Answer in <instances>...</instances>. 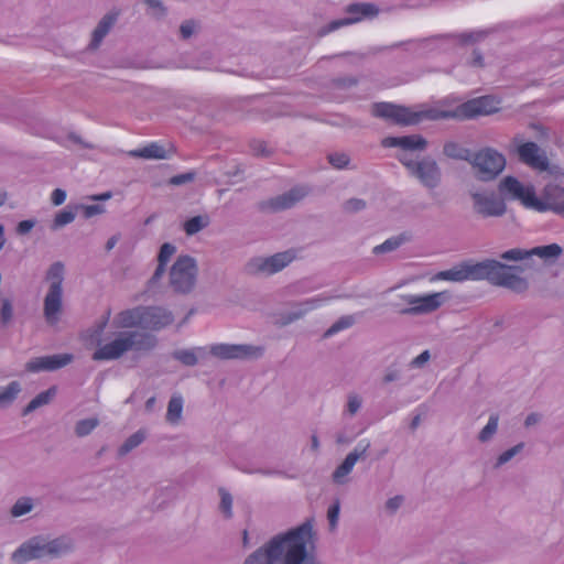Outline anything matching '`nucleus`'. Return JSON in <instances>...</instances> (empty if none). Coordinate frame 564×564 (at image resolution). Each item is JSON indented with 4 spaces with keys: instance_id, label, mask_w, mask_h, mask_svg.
Returning <instances> with one entry per match:
<instances>
[{
    "instance_id": "1",
    "label": "nucleus",
    "mask_w": 564,
    "mask_h": 564,
    "mask_svg": "<svg viewBox=\"0 0 564 564\" xmlns=\"http://www.w3.org/2000/svg\"><path fill=\"white\" fill-rule=\"evenodd\" d=\"M313 540V524L306 520L285 532L278 533L250 553L243 564H319L308 545Z\"/></svg>"
},
{
    "instance_id": "2",
    "label": "nucleus",
    "mask_w": 564,
    "mask_h": 564,
    "mask_svg": "<svg viewBox=\"0 0 564 564\" xmlns=\"http://www.w3.org/2000/svg\"><path fill=\"white\" fill-rule=\"evenodd\" d=\"M497 101L491 96H481L463 102L455 110L427 109L414 111L410 107L394 105L391 102H375L371 107V115L377 118L391 120L399 126H414L423 119H473L498 111Z\"/></svg>"
},
{
    "instance_id": "3",
    "label": "nucleus",
    "mask_w": 564,
    "mask_h": 564,
    "mask_svg": "<svg viewBox=\"0 0 564 564\" xmlns=\"http://www.w3.org/2000/svg\"><path fill=\"white\" fill-rule=\"evenodd\" d=\"M523 268L517 264H507L495 259H485L480 262H464L449 270L441 271L437 278L446 281L463 282L467 280H486L491 285L505 288L513 293L523 294L529 290L525 278L517 274Z\"/></svg>"
},
{
    "instance_id": "4",
    "label": "nucleus",
    "mask_w": 564,
    "mask_h": 564,
    "mask_svg": "<svg viewBox=\"0 0 564 564\" xmlns=\"http://www.w3.org/2000/svg\"><path fill=\"white\" fill-rule=\"evenodd\" d=\"M74 550L75 541L69 535L63 534L50 540L45 535L39 534L24 541L11 554V561L15 564H25L45 557L57 558L72 553Z\"/></svg>"
},
{
    "instance_id": "5",
    "label": "nucleus",
    "mask_w": 564,
    "mask_h": 564,
    "mask_svg": "<svg viewBox=\"0 0 564 564\" xmlns=\"http://www.w3.org/2000/svg\"><path fill=\"white\" fill-rule=\"evenodd\" d=\"M64 269L63 262L56 261L50 265L45 275L50 286L43 302V315L51 326L59 322L63 312Z\"/></svg>"
},
{
    "instance_id": "6",
    "label": "nucleus",
    "mask_w": 564,
    "mask_h": 564,
    "mask_svg": "<svg viewBox=\"0 0 564 564\" xmlns=\"http://www.w3.org/2000/svg\"><path fill=\"white\" fill-rule=\"evenodd\" d=\"M397 159L425 188L434 189L441 185L442 170L432 156L425 155L414 160L411 153H399Z\"/></svg>"
},
{
    "instance_id": "7",
    "label": "nucleus",
    "mask_w": 564,
    "mask_h": 564,
    "mask_svg": "<svg viewBox=\"0 0 564 564\" xmlns=\"http://www.w3.org/2000/svg\"><path fill=\"white\" fill-rule=\"evenodd\" d=\"M470 164L476 170V177L482 182L494 181L506 167V158L492 148H485L474 153Z\"/></svg>"
},
{
    "instance_id": "8",
    "label": "nucleus",
    "mask_w": 564,
    "mask_h": 564,
    "mask_svg": "<svg viewBox=\"0 0 564 564\" xmlns=\"http://www.w3.org/2000/svg\"><path fill=\"white\" fill-rule=\"evenodd\" d=\"M197 272V263L193 257L180 256L170 271L171 286L176 293H189L195 286Z\"/></svg>"
},
{
    "instance_id": "9",
    "label": "nucleus",
    "mask_w": 564,
    "mask_h": 564,
    "mask_svg": "<svg viewBox=\"0 0 564 564\" xmlns=\"http://www.w3.org/2000/svg\"><path fill=\"white\" fill-rule=\"evenodd\" d=\"M296 258L293 249L278 252L270 257H254L245 264L248 275H272L288 267Z\"/></svg>"
},
{
    "instance_id": "10",
    "label": "nucleus",
    "mask_w": 564,
    "mask_h": 564,
    "mask_svg": "<svg viewBox=\"0 0 564 564\" xmlns=\"http://www.w3.org/2000/svg\"><path fill=\"white\" fill-rule=\"evenodd\" d=\"M473 212L479 218H499L507 213V205L502 197L492 191H469Z\"/></svg>"
},
{
    "instance_id": "11",
    "label": "nucleus",
    "mask_w": 564,
    "mask_h": 564,
    "mask_svg": "<svg viewBox=\"0 0 564 564\" xmlns=\"http://www.w3.org/2000/svg\"><path fill=\"white\" fill-rule=\"evenodd\" d=\"M345 11L349 17L329 22L319 31V35H326L341 26L357 23L366 18L371 19L379 14V8L376 4L368 2L350 3L347 6Z\"/></svg>"
},
{
    "instance_id": "12",
    "label": "nucleus",
    "mask_w": 564,
    "mask_h": 564,
    "mask_svg": "<svg viewBox=\"0 0 564 564\" xmlns=\"http://www.w3.org/2000/svg\"><path fill=\"white\" fill-rule=\"evenodd\" d=\"M402 299L410 307L400 311L402 315L427 314L436 311L444 302L449 299L447 292H437L426 295H403Z\"/></svg>"
},
{
    "instance_id": "13",
    "label": "nucleus",
    "mask_w": 564,
    "mask_h": 564,
    "mask_svg": "<svg viewBox=\"0 0 564 564\" xmlns=\"http://www.w3.org/2000/svg\"><path fill=\"white\" fill-rule=\"evenodd\" d=\"M533 205L535 212H552L564 218V187L555 183L546 184Z\"/></svg>"
},
{
    "instance_id": "14",
    "label": "nucleus",
    "mask_w": 564,
    "mask_h": 564,
    "mask_svg": "<svg viewBox=\"0 0 564 564\" xmlns=\"http://www.w3.org/2000/svg\"><path fill=\"white\" fill-rule=\"evenodd\" d=\"M263 347L249 344H216L210 354L219 359H258L263 355Z\"/></svg>"
},
{
    "instance_id": "15",
    "label": "nucleus",
    "mask_w": 564,
    "mask_h": 564,
    "mask_svg": "<svg viewBox=\"0 0 564 564\" xmlns=\"http://www.w3.org/2000/svg\"><path fill=\"white\" fill-rule=\"evenodd\" d=\"M563 252V249L557 243H551L546 246H538L532 249H522V248H513L500 253V259L508 262H518L525 259H530L533 256H536L544 261L555 260Z\"/></svg>"
},
{
    "instance_id": "16",
    "label": "nucleus",
    "mask_w": 564,
    "mask_h": 564,
    "mask_svg": "<svg viewBox=\"0 0 564 564\" xmlns=\"http://www.w3.org/2000/svg\"><path fill=\"white\" fill-rule=\"evenodd\" d=\"M499 192L503 196L511 199L520 200L521 204L529 209L534 208L536 194L534 187L529 185L524 186L518 178L513 176H506L499 183Z\"/></svg>"
},
{
    "instance_id": "17",
    "label": "nucleus",
    "mask_w": 564,
    "mask_h": 564,
    "mask_svg": "<svg viewBox=\"0 0 564 564\" xmlns=\"http://www.w3.org/2000/svg\"><path fill=\"white\" fill-rule=\"evenodd\" d=\"M519 160L532 169L539 171H549L550 162L545 151H543L535 142L529 141L518 147Z\"/></svg>"
},
{
    "instance_id": "18",
    "label": "nucleus",
    "mask_w": 564,
    "mask_h": 564,
    "mask_svg": "<svg viewBox=\"0 0 564 564\" xmlns=\"http://www.w3.org/2000/svg\"><path fill=\"white\" fill-rule=\"evenodd\" d=\"M337 296H328V295H317L312 299H307L305 301L295 303L292 308L282 315V324L288 325L291 324L302 317H304L308 312L316 310L329 302Z\"/></svg>"
},
{
    "instance_id": "19",
    "label": "nucleus",
    "mask_w": 564,
    "mask_h": 564,
    "mask_svg": "<svg viewBox=\"0 0 564 564\" xmlns=\"http://www.w3.org/2000/svg\"><path fill=\"white\" fill-rule=\"evenodd\" d=\"M143 329L159 332L174 322L171 311L161 306H143Z\"/></svg>"
},
{
    "instance_id": "20",
    "label": "nucleus",
    "mask_w": 564,
    "mask_h": 564,
    "mask_svg": "<svg viewBox=\"0 0 564 564\" xmlns=\"http://www.w3.org/2000/svg\"><path fill=\"white\" fill-rule=\"evenodd\" d=\"M73 358L70 354L36 357L26 362L25 369L30 372L54 371L70 364Z\"/></svg>"
},
{
    "instance_id": "21",
    "label": "nucleus",
    "mask_w": 564,
    "mask_h": 564,
    "mask_svg": "<svg viewBox=\"0 0 564 564\" xmlns=\"http://www.w3.org/2000/svg\"><path fill=\"white\" fill-rule=\"evenodd\" d=\"M308 191L303 186H296L290 191L273 197L261 204V209H270L271 212L284 210L293 207L303 199Z\"/></svg>"
},
{
    "instance_id": "22",
    "label": "nucleus",
    "mask_w": 564,
    "mask_h": 564,
    "mask_svg": "<svg viewBox=\"0 0 564 564\" xmlns=\"http://www.w3.org/2000/svg\"><path fill=\"white\" fill-rule=\"evenodd\" d=\"M130 350L126 332L120 333L113 340L100 346L93 354L94 360H116Z\"/></svg>"
},
{
    "instance_id": "23",
    "label": "nucleus",
    "mask_w": 564,
    "mask_h": 564,
    "mask_svg": "<svg viewBox=\"0 0 564 564\" xmlns=\"http://www.w3.org/2000/svg\"><path fill=\"white\" fill-rule=\"evenodd\" d=\"M384 148H400L402 153L410 151H423L427 147V141L420 134H411L403 137H387L381 142Z\"/></svg>"
},
{
    "instance_id": "24",
    "label": "nucleus",
    "mask_w": 564,
    "mask_h": 564,
    "mask_svg": "<svg viewBox=\"0 0 564 564\" xmlns=\"http://www.w3.org/2000/svg\"><path fill=\"white\" fill-rule=\"evenodd\" d=\"M130 350L149 351L156 347L158 338L155 335L147 332L129 330L126 332Z\"/></svg>"
},
{
    "instance_id": "25",
    "label": "nucleus",
    "mask_w": 564,
    "mask_h": 564,
    "mask_svg": "<svg viewBox=\"0 0 564 564\" xmlns=\"http://www.w3.org/2000/svg\"><path fill=\"white\" fill-rule=\"evenodd\" d=\"M143 306L121 311L116 316V324L121 328L140 327L143 329Z\"/></svg>"
},
{
    "instance_id": "26",
    "label": "nucleus",
    "mask_w": 564,
    "mask_h": 564,
    "mask_svg": "<svg viewBox=\"0 0 564 564\" xmlns=\"http://www.w3.org/2000/svg\"><path fill=\"white\" fill-rule=\"evenodd\" d=\"M207 355L205 347H194L191 349H177L172 352V358L187 367H194L198 364L199 358Z\"/></svg>"
},
{
    "instance_id": "27",
    "label": "nucleus",
    "mask_w": 564,
    "mask_h": 564,
    "mask_svg": "<svg viewBox=\"0 0 564 564\" xmlns=\"http://www.w3.org/2000/svg\"><path fill=\"white\" fill-rule=\"evenodd\" d=\"M129 155L145 160H164L170 158L169 151L156 142H151L141 149L132 150L129 152Z\"/></svg>"
},
{
    "instance_id": "28",
    "label": "nucleus",
    "mask_w": 564,
    "mask_h": 564,
    "mask_svg": "<svg viewBox=\"0 0 564 564\" xmlns=\"http://www.w3.org/2000/svg\"><path fill=\"white\" fill-rule=\"evenodd\" d=\"M116 22V15L106 14L97 24L96 29L93 32V39L90 42V47L96 48L99 46L104 37L109 33L110 29Z\"/></svg>"
},
{
    "instance_id": "29",
    "label": "nucleus",
    "mask_w": 564,
    "mask_h": 564,
    "mask_svg": "<svg viewBox=\"0 0 564 564\" xmlns=\"http://www.w3.org/2000/svg\"><path fill=\"white\" fill-rule=\"evenodd\" d=\"M410 240H411V235L408 232H402L398 236L390 237L381 245L376 246L372 249V253L382 254V253L392 252V251L397 250L398 248H400L405 242H409Z\"/></svg>"
},
{
    "instance_id": "30",
    "label": "nucleus",
    "mask_w": 564,
    "mask_h": 564,
    "mask_svg": "<svg viewBox=\"0 0 564 564\" xmlns=\"http://www.w3.org/2000/svg\"><path fill=\"white\" fill-rule=\"evenodd\" d=\"M489 30H478L464 33L444 34L440 35L438 37L456 40L459 44L465 45L468 43H476L482 41L489 35Z\"/></svg>"
},
{
    "instance_id": "31",
    "label": "nucleus",
    "mask_w": 564,
    "mask_h": 564,
    "mask_svg": "<svg viewBox=\"0 0 564 564\" xmlns=\"http://www.w3.org/2000/svg\"><path fill=\"white\" fill-rule=\"evenodd\" d=\"M57 388L55 386H52L47 390L39 393L35 398H33L28 405L23 409L22 414L28 415L35 411L36 409L48 404L53 398L56 395Z\"/></svg>"
},
{
    "instance_id": "32",
    "label": "nucleus",
    "mask_w": 564,
    "mask_h": 564,
    "mask_svg": "<svg viewBox=\"0 0 564 564\" xmlns=\"http://www.w3.org/2000/svg\"><path fill=\"white\" fill-rule=\"evenodd\" d=\"M210 224L208 215H197L191 217L183 224V229L187 236H194L200 230L207 228Z\"/></svg>"
},
{
    "instance_id": "33",
    "label": "nucleus",
    "mask_w": 564,
    "mask_h": 564,
    "mask_svg": "<svg viewBox=\"0 0 564 564\" xmlns=\"http://www.w3.org/2000/svg\"><path fill=\"white\" fill-rule=\"evenodd\" d=\"M356 462L348 455L345 457L343 463L336 467L332 474V480L337 485H344L347 482V476L351 473Z\"/></svg>"
},
{
    "instance_id": "34",
    "label": "nucleus",
    "mask_w": 564,
    "mask_h": 564,
    "mask_svg": "<svg viewBox=\"0 0 564 564\" xmlns=\"http://www.w3.org/2000/svg\"><path fill=\"white\" fill-rule=\"evenodd\" d=\"M21 391L18 381L10 382L7 387H0V408L11 404Z\"/></svg>"
},
{
    "instance_id": "35",
    "label": "nucleus",
    "mask_w": 564,
    "mask_h": 564,
    "mask_svg": "<svg viewBox=\"0 0 564 564\" xmlns=\"http://www.w3.org/2000/svg\"><path fill=\"white\" fill-rule=\"evenodd\" d=\"M34 508V500L31 497H20L11 507L10 514L12 518H20L30 513Z\"/></svg>"
},
{
    "instance_id": "36",
    "label": "nucleus",
    "mask_w": 564,
    "mask_h": 564,
    "mask_svg": "<svg viewBox=\"0 0 564 564\" xmlns=\"http://www.w3.org/2000/svg\"><path fill=\"white\" fill-rule=\"evenodd\" d=\"M443 152L447 158L456 160H465L470 162L471 153L468 149L460 147L455 142H447L444 144Z\"/></svg>"
},
{
    "instance_id": "37",
    "label": "nucleus",
    "mask_w": 564,
    "mask_h": 564,
    "mask_svg": "<svg viewBox=\"0 0 564 564\" xmlns=\"http://www.w3.org/2000/svg\"><path fill=\"white\" fill-rule=\"evenodd\" d=\"M145 432L143 430H139L132 435H130L123 444L118 449L119 456H126L128 453H130L132 449L138 447L140 444H142L145 440Z\"/></svg>"
},
{
    "instance_id": "38",
    "label": "nucleus",
    "mask_w": 564,
    "mask_h": 564,
    "mask_svg": "<svg viewBox=\"0 0 564 564\" xmlns=\"http://www.w3.org/2000/svg\"><path fill=\"white\" fill-rule=\"evenodd\" d=\"M76 210L77 209H75V206L74 207L67 206L66 208L59 210L55 215V218L53 220L51 228L53 230H57L70 223H73L76 217Z\"/></svg>"
},
{
    "instance_id": "39",
    "label": "nucleus",
    "mask_w": 564,
    "mask_h": 564,
    "mask_svg": "<svg viewBox=\"0 0 564 564\" xmlns=\"http://www.w3.org/2000/svg\"><path fill=\"white\" fill-rule=\"evenodd\" d=\"M499 423V415L497 413H492L489 416L487 424L481 429L478 434V441L480 443H487L492 440L494 435L497 433Z\"/></svg>"
},
{
    "instance_id": "40",
    "label": "nucleus",
    "mask_w": 564,
    "mask_h": 564,
    "mask_svg": "<svg viewBox=\"0 0 564 564\" xmlns=\"http://www.w3.org/2000/svg\"><path fill=\"white\" fill-rule=\"evenodd\" d=\"M356 323L354 315H344L339 317L325 333L324 338H329L335 334L350 328Z\"/></svg>"
},
{
    "instance_id": "41",
    "label": "nucleus",
    "mask_w": 564,
    "mask_h": 564,
    "mask_svg": "<svg viewBox=\"0 0 564 564\" xmlns=\"http://www.w3.org/2000/svg\"><path fill=\"white\" fill-rule=\"evenodd\" d=\"M183 411L182 397H172L167 404L166 420L170 423H177Z\"/></svg>"
},
{
    "instance_id": "42",
    "label": "nucleus",
    "mask_w": 564,
    "mask_h": 564,
    "mask_svg": "<svg viewBox=\"0 0 564 564\" xmlns=\"http://www.w3.org/2000/svg\"><path fill=\"white\" fill-rule=\"evenodd\" d=\"M99 425V420L97 417H88L84 420H79L75 425V434L78 437H84L89 435L97 426Z\"/></svg>"
},
{
    "instance_id": "43",
    "label": "nucleus",
    "mask_w": 564,
    "mask_h": 564,
    "mask_svg": "<svg viewBox=\"0 0 564 564\" xmlns=\"http://www.w3.org/2000/svg\"><path fill=\"white\" fill-rule=\"evenodd\" d=\"M328 163L336 170L349 167L350 156L345 152H332L327 154Z\"/></svg>"
},
{
    "instance_id": "44",
    "label": "nucleus",
    "mask_w": 564,
    "mask_h": 564,
    "mask_svg": "<svg viewBox=\"0 0 564 564\" xmlns=\"http://www.w3.org/2000/svg\"><path fill=\"white\" fill-rule=\"evenodd\" d=\"M219 509L226 519H230L232 517V496L224 488L219 489Z\"/></svg>"
},
{
    "instance_id": "45",
    "label": "nucleus",
    "mask_w": 564,
    "mask_h": 564,
    "mask_svg": "<svg viewBox=\"0 0 564 564\" xmlns=\"http://www.w3.org/2000/svg\"><path fill=\"white\" fill-rule=\"evenodd\" d=\"M524 447V443H519L513 447L505 451L500 454L495 463V468H500L502 465L510 462L516 455H518Z\"/></svg>"
},
{
    "instance_id": "46",
    "label": "nucleus",
    "mask_w": 564,
    "mask_h": 564,
    "mask_svg": "<svg viewBox=\"0 0 564 564\" xmlns=\"http://www.w3.org/2000/svg\"><path fill=\"white\" fill-rule=\"evenodd\" d=\"M250 150L253 155L261 158H269L273 153L272 149L262 140H252L250 142Z\"/></svg>"
},
{
    "instance_id": "47",
    "label": "nucleus",
    "mask_w": 564,
    "mask_h": 564,
    "mask_svg": "<svg viewBox=\"0 0 564 564\" xmlns=\"http://www.w3.org/2000/svg\"><path fill=\"white\" fill-rule=\"evenodd\" d=\"M144 2L154 18L163 19L167 15V8L162 0H144Z\"/></svg>"
},
{
    "instance_id": "48",
    "label": "nucleus",
    "mask_w": 564,
    "mask_h": 564,
    "mask_svg": "<svg viewBox=\"0 0 564 564\" xmlns=\"http://www.w3.org/2000/svg\"><path fill=\"white\" fill-rule=\"evenodd\" d=\"M370 448V442L367 440H361L355 448L348 453L349 457L357 463L359 459H365L367 457L368 449Z\"/></svg>"
},
{
    "instance_id": "49",
    "label": "nucleus",
    "mask_w": 564,
    "mask_h": 564,
    "mask_svg": "<svg viewBox=\"0 0 564 564\" xmlns=\"http://www.w3.org/2000/svg\"><path fill=\"white\" fill-rule=\"evenodd\" d=\"M366 207L367 203L361 198H349L343 204V210L348 214L361 212Z\"/></svg>"
},
{
    "instance_id": "50",
    "label": "nucleus",
    "mask_w": 564,
    "mask_h": 564,
    "mask_svg": "<svg viewBox=\"0 0 564 564\" xmlns=\"http://www.w3.org/2000/svg\"><path fill=\"white\" fill-rule=\"evenodd\" d=\"M176 252V247L170 242H164L158 254V262L167 264L172 256Z\"/></svg>"
},
{
    "instance_id": "51",
    "label": "nucleus",
    "mask_w": 564,
    "mask_h": 564,
    "mask_svg": "<svg viewBox=\"0 0 564 564\" xmlns=\"http://www.w3.org/2000/svg\"><path fill=\"white\" fill-rule=\"evenodd\" d=\"M75 209H82L84 217L86 219L91 218L96 215L104 214L106 212V208L104 205L100 204H94V205H76Z\"/></svg>"
},
{
    "instance_id": "52",
    "label": "nucleus",
    "mask_w": 564,
    "mask_h": 564,
    "mask_svg": "<svg viewBox=\"0 0 564 564\" xmlns=\"http://www.w3.org/2000/svg\"><path fill=\"white\" fill-rule=\"evenodd\" d=\"M340 512V502L339 500H335L332 506H329L327 511V519L329 523V529L334 531L337 528L338 518Z\"/></svg>"
},
{
    "instance_id": "53",
    "label": "nucleus",
    "mask_w": 564,
    "mask_h": 564,
    "mask_svg": "<svg viewBox=\"0 0 564 564\" xmlns=\"http://www.w3.org/2000/svg\"><path fill=\"white\" fill-rule=\"evenodd\" d=\"M196 173L191 171L182 174L174 175L170 178L169 183L173 186H181L191 183L195 180Z\"/></svg>"
},
{
    "instance_id": "54",
    "label": "nucleus",
    "mask_w": 564,
    "mask_h": 564,
    "mask_svg": "<svg viewBox=\"0 0 564 564\" xmlns=\"http://www.w3.org/2000/svg\"><path fill=\"white\" fill-rule=\"evenodd\" d=\"M403 501H404V497L401 495H397L392 498H389L384 505L386 510L390 514H394L398 511V509L402 506Z\"/></svg>"
},
{
    "instance_id": "55",
    "label": "nucleus",
    "mask_w": 564,
    "mask_h": 564,
    "mask_svg": "<svg viewBox=\"0 0 564 564\" xmlns=\"http://www.w3.org/2000/svg\"><path fill=\"white\" fill-rule=\"evenodd\" d=\"M13 316V307L9 300H4L2 302V306L0 310V319L3 324H8Z\"/></svg>"
},
{
    "instance_id": "56",
    "label": "nucleus",
    "mask_w": 564,
    "mask_h": 564,
    "mask_svg": "<svg viewBox=\"0 0 564 564\" xmlns=\"http://www.w3.org/2000/svg\"><path fill=\"white\" fill-rule=\"evenodd\" d=\"M196 23L194 20H185L180 26L181 36L184 40L189 39L195 32Z\"/></svg>"
},
{
    "instance_id": "57",
    "label": "nucleus",
    "mask_w": 564,
    "mask_h": 564,
    "mask_svg": "<svg viewBox=\"0 0 564 564\" xmlns=\"http://www.w3.org/2000/svg\"><path fill=\"white\" fill-rule=\"evenodd\" d=\"M358 84V79L352 76L338 77L334 79V85L338 88L347 89Z\"/></svg>"
},
{
    "instance_id": "58",
    "label": "nucleus",
    "mask_w": 564,
    "mask_h": 564,
    "mask_svg": "<svg viewBox=\"0 0 564 564\" xmlns=\"http://www.w3.org/2000/svg\"><path fill=\"white\" fill-rule=\"evenodd\" d=\"M361 408V399L357 394H350L347 402V411L350 415H355Z\"/></svg>"
},
{
    "instance_id": "59",
    "label": "nucleus",
    "mask_w": 564,
    "mask_h": 564,
    "mask_svg": "<svg viewBox=\"0 0 564 564\" xmlns=\"http://www.w3.org/2000/svg\"><path fill=\"white\" fill-rule=\"evenodd\" d=\"M467 64L471 67L482 68L485 66V59H484L482 53L478 48L473 50L471 57L467 62Z\"/></svg>"
},
{
    "instance_id": "60",
    "label": "nucleus",
    "mask_w": 564,
    "mask_h": 564,
    "mask_svg": "<svg viewBox=\"0 0 564 564\" xmlns=\"http://www.w3.org/2000/svg\"><path fill=\"white\" fill-rule=\"evenodd\" d=\"M431 358L430 351L424 350L417 357L412 359L410 366L413 368H422Z\"/></svg>"
},
{
    "instance_id": "61",
    "label": "nucleus",
    "mask_w": 564,
    "mask_h": 564,
    "mask_svg": "<svg viewBox=\"0 0 564 564\" xmlns=\"http://www.w3.org/2000/svg\"><path fill=\"white\" fill-rule=\"evenodd\" d=\"M34 226H35V220H33V219L22 220L17 226V232L19 235H26L33 229Z\"/></svg>"
},
{
    "instance_id": "62",
    "label": "nucleus",
    "mask_w": 564,
    "mask_h": 564,
    "mask_svg": "<svg viewBox=\"0 0 564 564\" xmlns=\"http://www.w3.org/2000/svg\"><path fill=\"white\" fill-rule=\"evenodd\" d=\"M66 199V192L62 188H55L51 195V200L53 205L59 206Z\"/></svg>"
},
{
    "instance_id": "63",
    "label": "nucleus",
    "mask_w": 564,
    "mask_h": 564,
    "mask_svg": "<svg viewBox=\"0 0 564 564\" xmlns=\"http://www.w3.org/2000/svg\"><path fill=\"white\" fill-rule=\"evenodd\" d=\"M165 267H166V264H162V263L158 262V267H156L153 275L149 280V285L150 286L154 285L155 283H158L161 280V278L165 273Z\"/></svg>"
},
{
    "instance_id": "64",
    "label": "nucleus",
    "mask_w": 564,
    "mask_h": 564,
    "mask_svg": "<svg viewBox=\"0 0 564 564\" xmlns=\"http://www.w3.org/2000/svg\"><path fill=\"white\" fill-rule=\"evenodd\" d=\"M400 379V372L395 369H388L382 378L384 383H390Z\"/></svg>"
}]
</instances>
